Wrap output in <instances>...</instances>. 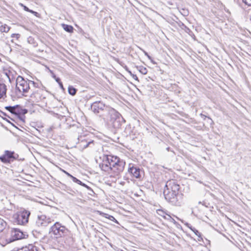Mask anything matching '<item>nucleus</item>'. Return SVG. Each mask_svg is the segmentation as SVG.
Here are the masks:
<instances>
[{"instance_id": "3", "label": "nucleus", "mask_w": 251, "mask_h": 251, "mask_svg": "<svg viewBox=\"0 0 251 251\" xmlns=\"http://www.w3.org/2000/svg\"><path fill=\"white\" fill-rule=\"evenodd\" d=\"M109 122L114 128H119L121 126L120 121L122 119L121 114L113 108H107L106 113Z\"/></svg>"}, {"instance_id": "18", "label": "nucleus", "mask_w": 251, "mask_h": 251, "mask_svg": "<svg viewBox=\"0 0 251 251\" xmlns=\"http://www.w3.org/2000/svg\"><path fill=\"white\" fill-rule=\"evenodd\" d=\"M18 107V105L14 106H8L5 107V109L6 110H8L11 113L16 114L17 112H16V108Z\"/></svg>"}, {"instance_id": "39", "label": "nucleus", "mask_w": 251, "mask_h": 251, "mask_svg": "<svg viewBox=\"0 0 251 251\" xmlns=\"http://www.w3.org/2000/svg\"><path fill=\"white\" fill-rule=\"evenodd\" d=\"M188 227L193 232L194 231L193 229H196L195 228L193 227L192 226H188Z\"/></svg>"}, {"instance_id": "32", "label": "nucleus", "mask_w": 251, "mask_h": 251, "mask_svg": "<svg viewBox=\"0 0 251 251\" xmlns=\"http://www.w3.org/2000/svg\"><path fill=\"white\" fill-rule=\"evenodd\" d=\"M20 37V34H15L13 33L11 35V37L14 38L16 37L17 39H18Z\"/></svg>"}, {"instance_id": "20", "label": "nucleus", "mask_w": 251, "mask_h": 251, "mask_svg": "<svg viewBox=\"0 0 251 251\" xmlns=\"http://www.w3.org/2000/svg\"><path fill=\"white\" fill-rule=\"evenodd\" d=\"M77 90L72 86L68 87V93L72 96H75L76 94Z\"/></svg>"}, {"instance_id": "2", "label": "nucleus", "mask_w": 251, "mask_h": 251, "mask_svg": "<svg viewBox=\"0 0 251 251\" xmlns=\"http://www.w3.org/2000/svg\"><path fill=\"white\" fill-rule=\"evenodd\" d=\"M163 194L165 199L169 202L176 206L181 205L182 203V194L178 191L174 192L167 190H164Z\"/></svg>"}, {"instance_id": "7", "label": "nucleus", "mask_w": 251, "mask_h": 251, "mask_svg": "<svg viewBox=\"0 0 251 251\" xmlns=\"http://www.w3.org/2000/svg\"><path fill=\"white\" fill-rule=\"evenodd\" d=\"M179 189L180 186L176 181L175 179H171L166 182L164 190L175 192L176 191L179 192Z\"/></svg>"}, {"instance_id": "10", "label": "nucleus", "mask_w": 251, "mask_h": 251, "mask_svg": "<svg viewBox=\"0 0 251 251\" xmlns=\"http://www.w3.org/2000/svg\"><path fill=\"white\" fill-rule=\"evenodd\" d=\"M43 91L41 90H37L33 92L30 95V100L33 102H38L42 99V93Z\"/></svg>"}, {"instance_id": "50", "label": "nucleus", "mask_w": 251, "mask_h": 251, "mask_svg": "<svg viewBox=\"0 0 251 251\" xmlns=\"http://www.w3.org/2000/svg\"><path fill=\"white\" fill-rule=\"evenodd\" d=\"M209 118V119H210V120H211V121H212V119H210V118Z\"/></svg>"}, {"instance_id": "11", "label": "nucleus", "mask_w": 251, "mask_h": 251, "mask_svg": "<svg viewBox=\"0 0 251 251\" xmlns=\"http://www.w3.org/2000/svg\"><path fill=\"white\" fill-rule=\"evenodd\" d=\"M81 136L78 138V143L79 144V147L84 149L90 146L91 144H94L93 141H87L85 139H82Z\"/></svg>"}, {"instance_id": "5", "label": "nucleus", "mask_w": 251, "mask_h": 251, "mask_svg": "<svg viewBox=\"0 0 251 251\" xmlns=\"http://www.w3.org/2000/svg\"><path fill=\"white\" fill-rule=\"evenodd\" d=\"M53 220L45 215H38L36 220V225L39 227H45L52 223Z\"/></svg>"}, {"instance_id": "48", "label": "nucleus", "mask_w": 251, "mask_h": 251, "mask_svg": "<svg viewBox=\"0 0 251 251\" xmlns=\"http://www.w3.org/2000/svg\"><path fill=\"white\" fill-rule=\"evenodd\" d=\"M158 213L159 215H160L162 216V213H160L158 212Z\"/></svg>"}, {"instance_id": "22", "label": "nucleus", "mask_w": 251, "mask_h": 251, "mask_svg": "<svg viewBox=\"0 0 251 251\" xmlns=\"http://www.w3.org/2000/svg\"><path fill=\"white\" fill-rule=\"evenodd\" d=\"M6 226V223L0 218V232L2 231Z\"/></svg>"}, {"instance_id": "41", "label": "nucleus", "mask_w": 251, "mask_h": 251, "mask_svg": "<svg viewBox=\"0 0 251 251\" xmlns=\"http://www.w3.org/2000/svg\"><path fill=\"white\" fill-rule=\"evenodd\" d=\"M141 50H142L143 51V52L144 53V54H145L146 56H147V55H149V54H148V53L146 51H145L144 50H142V49H141Z\"/></svg>"}, {"instance_id": "42", "label": "nucleus", "mask_w": 251, "mask_h": 251, "mask_svg": "<svg viewBox=\"0 0 251 251\" xmlns=\"http://www.w3.org/2000/svg\"><path fill=\"white\" fill-rule=\"evenodd\" d=\"M120 184H121L122 185H124L125 184V182L124 181H121L120 182Z\"/></svg>"}, {"instance_id": "37", "label": "nucleus", "mask_w": 251, "mask_h": 251, "mask_svg": "<svg viewBox=\"0 0 251 251\" xmlns=\"http://www.w3.org/2000/svg\"><path fill=\"white\" fill-rule=\"evenodd\" d=\"M59 85L60 86V88L62 90H65V89L63 87V84L61 82L60 83H59Z\"/></svg>"}, {"instance_id": "14", "label": "nucleus", "mask_w": 251, "mask_h": 251, "mask_svg": "<svg viewBox=\"0 0 251 251\" xmlns=\"http://www.w3.org/2000/svg\"><path fill=\"white\" fill-rule=\"evenodd\" d=\"M4 155L10 162L13 161L14 160L16 159L18 156L17 154H15L14 151H4Z\"/></svg>"}, {"instance_id": "1", "label": "nucleus", "mask_w": 251, "mask_h": 251, "mask_svg": "<svg viewBox=\"0 0 251 251\" xmlns=\"http://www.w3.org/2000/svg\"><path fill=\"white\" fill-rule=\"evenodd\" d=\"M30 85L29 80H25L22 76L19 75L16 79V92L17 94H19L26 97L27 95L25 94L28 92Z\"/></svg>"}, {"instance_id": "30", "label": "nucleus", "mask_w": 251, "mask_h": 251, "mask_svg": "<svg viewBox=\"0 0 251 251\" xmlns=\"http://www.w3.org/2000/svg\"><path fill=\"white\" fill-rule=\"evenodd\" d=\"M108 218L110 220L113 221L117 224H118V222L115 219V218L113 216L109 215Z\"/></svg>"}, {"instance_id": "28", "label": "nucleus", "mask_w": 251, "mask_h": 251, "mask_svg": "<svg viewBox=\"0 0 251 251\" xmlns=\"http://www.w3.org/2000/svg\"><path fill=\"white\" fill-rule=\"evenodd\" d=\"M242 1L247 5L251 6V0H242Z\"/></svg>"}, {"instance_id": "45", "label": "nucleus", "mask_w": 251, "mask_h": 251, "mask_svg": "<svg viewBox=\"0 0 251 251\" xmlns=\"http://www.w3.org/2000/svg\"><path fill=\"white\" fill-rule=\"evenodd\" d=\"M158 212L159 213H160V212L163 213V211L162 210H158Z\"/></svg>"}, {"instance_id": "23", "label": "nucleus", "mask_w": 251, "mask_h": 251, "mask_svg": "<svg viewBox=\"0 0 251 251\" xmlns=\"http://www.w3.org/2000/svg\"><path fill=\"white\" fill-rule=\"evenodd\" d=\"M0 160L4 163H9L10 161L8 160V159L6 157L4 154L0 157Z\"/></svg>"}, {"instance_id": "24", "label": "nucleus", "mask_w": 251, "mask_h": 251, "mask_svg": "<svg viewBox=\"0 0 251 251\" xmlns=\"http://www.w3.org/2000/svg\"><path fill=\"white\" fill-rule=\"evenodd\" d=\"M20 5L24 7V9L25 11L29 12L31 13H37V12L33 11L32 10H30L28 7H27L26 6H25L22 3H20Z\"/></svg>"}, {"instance_id": "13", "label": "nucleus", "mask_w": 251, "mask_h": 251, "mask_svg": "<svg viewBox=\"0 0 251 251\" xmlns=\"http://www.w3.org/2000/svg\"><path fill=\"white\" fill-rule=\"evenodd\" d=\"M128 172L135 178H138L140 177V170L138 168L134 166L130 167L128 169Z\"/></svg>"}, {"instance_id": "8", "label": "nucleus", "mask_w": 251, "mask_h": 251, "mask_svg": "<svg viewBox=\"0 0 251 251\" xmlns=\"http://www.w3.org/2000/svg\"><path fill=\"white\" fill-rule=\"evenodd\" d=\"M113 164L114 166L112 167V171L116 175H118L123 171L126 163L123 160L119 159L117 162H114Z\"/></svg>"}, {"instance_id": "34", "label": "nucleus", "mask_w": 251, "mask_h": 251, "mask_svg": "<svg viewBox=\"0 0 251 251\" xmlns=\"http://www.w3.org/2000/svg\"><path fill=\"white\" fill-rule=\"evenodd\" d=\"M62 172H64L66 175H67L68 176L70 177L71 178H72L73 176L72 175H71L70 174L66 172V171L64 170H62Z\"/></svg>"}, {"instance_id": "38", "label": "nucleus", "mask_w": 251, "mask_h": 251, "mask_svg": "<svg viewBox=\"0 0 251 251\" xmlns=\"http://www.w3.org/2000/svg\"><path fill=\"white\" fill-rule=\"evenodd\" d=\"M5 75H6V77L8 79L9 81L10 82H11L10 78L7 72L5 73Z\"/></svg>"}, {"instance_id": "27", "label": "nucleus", "mask_w": 251, "mask_h": 251, "mask_svg": "<svg viewBox=\"0 0 251 251\" xmlns=\"http://www.w3.org/2000/svg\"><path fill=\"white\" fill-rule=\"evenodd\" d=\"M72 179L74 182H75L80 185H81V184H82V183H83L80 180L78 179L77 178H76V177H75L74 176H73Z\"/></svg>"}, {"instance_id": "46", "label": "nucleus", "mask_w": 251, "mask_h": 251, "mask_svg": "<svg viewBox=\"0 0 251 251\" xmlns=\"http://www.w3.org/2000/svg\"><path fill=\"white\" fill-rule=\"evenodd\" d=\"M128 72L129 73V74L131 76V74H133L131 71H128Z\"/></svg>"}, {"instance_id": "49", "label": "nucleus", "mask_w": 251, "mask_h": 251, "mask_svg": "<svg viewBox=\"0 0 251 251\" xmlns=\"http://www.w3.org/2000/svg\"><path fill=\"white\" fill-rule=\"evenodd\" d=\"M125 179H126V180H127V181H128V182H129V181H128V178H125Z\"/></svg>"}, {"instance_id": "12", "label": "nucleus", "mask_w": 251, "mask_h": 251, "mask_svg": "<svg viewBox=\"0 0 251 251\" xmlns=\"http://www.w3.org/2000/svg\"><path fill=\"white\" fill-rule=\"evenodd\" d=\"M11 235L14 240L21 239L25 237V234L19 229H14L12 231Z\"/></svg>"}, {"instance_id": "6", "label": "nucleus", "mask_w": 251, "mask_h": 251, "mask_svg": "<svg viewBox=\"0 0 251 251\" xmlns=\"http://www.w3.org/2000/svg\"><path fill=\"white\" fill-rule=\"evenodd\" d=\"M109 107L100 101H95L92 104L91 109L93 112L98 114L100 111H104L106 113L107 108Z\"/></svg>"}, {"instance_id": "25", "label": "nucleus", "mask_w": 251, "mask_h": 251, "mask_svg": "<svg viewBox=\"0 0 251 251\" xmlns=\"http://www.w3.org/2000/svg\"><path fill=\"white\" fill-rule=\"evenodd\" d=\"M101 164H106L107 165H108V164H110L109 159H108V157H107L106 156H104L103 157L102 162Z\"/></svg>"}, {"instance_id": "31", "label": "nucleus", "mask_w": 251, "mask_h": 251, "mask_svg": "<svg viewBox=\"0 0 251 251\" xmlns=\"http://www.w3.org/2000/svg\"><path fill=\"white\" fill-rule=\"evenodd\" d=\"M193 230H194V233L197 236H198L199 237H201V233H200V232L198 230H197L196 229H194Z\"/></svg>"}, {"instance_id": "29", "label": "nucleus", "mask_w": 251, "mask_h": 251, "mask_svg": "<svg viewBox=\"0 0 251 251\" xmlns=\"http://www.w3.org/2000/svg\"><path fill=\"white\" fill-rule=\"evenodd\" d=\"M81 186L86 188L88 190H90L92 193H94L93 190L89 186H88L85 183H82V184H81Z\"/></svg>"}, {"instance_id": "21", "label": "nucleus", "mask_w": 251, "mask_h": 251, "mask_svg": "<svg viewBox=\"0 0 251 251\" xmlns=\"http://www.w3.org/2000/svg\"><path fill=\"white\" fill-rule=\"evenodd\" d=\"M10 29V27L6 25H1L0 26V31H1V32H8L9 31Z\"/></svg>"}, {"instance_id": "43", "label": "nucleus", "mask_w": 251, "mask_h": 251, "mask_svg": "<svg viewBox=\"0 0 251 251\" xmlns=\"http://www.w3.org/2000/svg\"><path fill=\"white\" fill-rule=\"evenodd\" d=\"M27 112V110L26 109H24V112H23L24 114H25Z\"/></svg>"}, {"instance_id": "17", "label": "nucleus", "mask_w": 251, "mask_h": 251, "mask_svg": "<svg viewBox=\"0 0 251 251\" xmlns=\"http://www.w3.org/2000/svg\"><path fill=\"white\" fill-rule=\"evenodd\" d=\"M107 157L109 159V164H111V166L113 167L114 166V162H117L118 160L120 159L117 156H111V155H106Z\"/></svg>"}, {"instance_id": "16", "label": "nucleus", "mask_w": 251, "mask_h": 251, "mask_svg": "<svg viewBox=\"0 0 251 251\" xmlns=\"http://www.w3.org/2000/svg\"><path fill=\"white\" fill-rule=\"evenodd\" d=\"M100 167L101 169L105 172H109L110 171H112V166L111 164H108V165L104 164H100Z\"/></svg>"}, {"instance_id": "44", "label": "nucleus", "mask_w": 251, "mask_h": 251, "mask_svg": "<svg viewBox=\"0 0 251 251\" xmlns=\"http://www.w3.org/2000/svg\"><path fill=\"white\" fill-rule=\"evenodd\" d=\"M147 57H148L149 59H150V60H151V57L149 55H147Z\"/></svg>"}, {"instance_id": "19", "label": "nucleus", "mask_w": 251, "mask_h": 251, "mask_svg": "<svg viewBox=\"0 0 251 251\" xmlns=\"http://www.w3.org/2000/svg\"><path fill=\"white\" fill-rule=\"evenodd\" d=\"M62 27L65 31L71 33L73 31V27L71 25L66 24H62Z\"/></svg>"}, {"instance_id": "47", "label": "nucleus", "mask_w": 251, "mask_h": 251, "mask_svg": "<svg viewBox=\"0 0 251 251\" xmlns=\"http://www.w3.org/2000/svg\"><path fill=\"white\" fill-rule=\"evenodd\" d=\"M201 117H206V116H204V115H203L202 114H201Z\"/></svg>"}, {"instance_id": "35", "label": "nucleus", "mask_w": 251, "mask_h": 251, "mask_svg": "<svg viewBox=\"0 0 251 251\" xmlns=\"http://www.w3.org/2000/svg\"><path fill=\"white\" fill-rule=\"evenodd\" d=\"M131 76L133 79H134L135 80L139 82L138 77L137 76V75H136L131 74Z\"/></svg>"}, {"instance_id": "33", "label": "nucleus", "mask_w": 251, "mask_h": 251, "mask_svg": "<svg viewBox=\"0 0 251 251\" xmlns=\"http://www.w3.org/2000/svg\"><path fill=\"white\" fill-rule=\"evenodd\" d=\"M29 81L30 82V84H32L34 87H35V88L38 87V84L35 83L34 81L31 80H29Z\"/></svg>"}, {"instance_id": "26", "label": "nucleus", "mask_w": 251, "mask_h": 251, "mask_svg": "<svg viewBox=\"0 0 251 251\" xmlns=\"http://www.w3.org/2000/svg\"><path fill=\"white\" fill-rule=\"evenodd\" d=\"M139 71L141 74L143 75L147 74L148 72L147 69L143 67H141L140 69L139 70Z\"/></svg>"}, {"instance_id": "36", "label": "nucleus", "mask_w": 251, "mask_h": 251, "mask_svg": "<svg viewBox=\"0 0 251 251\" xmlns=\"http://www.w3.org/2000/svg\"><path fill=\"white\" fill-rule=\"evenodd\" d=\"M53 77L55 78L56 81L59 84L61 82L60 79L59 77H56L55 75H54Z\"/></svg>"}, {"instance_id": "40", "label": "nucleus", "mask_w": 251, "mask_h": 251, "mask_svg": "<svg viewBox=\"0 0 251 251\" xmlns=\"http://www.w3.org/2000/svg\"><path fill=\"white\" fill-rule=\"evenodd\" d=\"M188 227L193 232L194 231L193 229H196L195 228L193 227L192 226H188Z\"/></svg>"}, {"instance_id": "15", "label": "nucleus", "mask_w": 251, "mask_h": 251, "mask_svg": "<svg viewBox=\"0 0 251 251\" xmlns=\"http://www.w3.org/2000/svg\"><path fill=\"white\" fill-rule=\"evenodd\" d=\"M6 85L2 80H0V99L6 96Z\"/></svg>"}, {"instance_id": "9", "label": "nucleus", "mask_w": 251, "mask_h": 251, "mask_svg": "<svg viewBox=\"0 0 251 251\" xmlns=\"http://www.w3.org/2000/svg\"><path fill=\"white\" fill-rule=\"evenodd\" d=\"M30 213L27 211H23L17 216V221L19 224L25 225L28 221V218Z\"/></svg>"}, {"instance_id": "4", "label": "nucleus", "mask_w": 251, "mask_h": 251, "mask_svg": "<svg viewBox=\"0 0 251 251\" xmlns=\"http://www.w3.org/2000/svg\"><path fill=\"white\" fill-rule=\"evenodd\" d=\"M67 230L66 227L62 226L59 222H56L51 226L50 229V233H52L56 238L63 236Z\"/></svg>"}]
</instances>
